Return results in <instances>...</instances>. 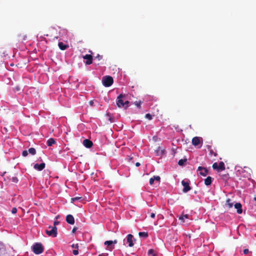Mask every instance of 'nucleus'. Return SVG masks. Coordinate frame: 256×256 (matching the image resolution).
I'll list each match as a JSON object with an SVG mask.
<instances>
[{"instance_id": "obj_1", "label": "nucleus", "mask_w": 256, "mask_h": 256, "mask_svg": "<svg viewBox=\"0 0 256 256\" xmlns=\"http://www.w3.org/2000/svg\"><path fill=\"white\" fill-rule=\"evenodd\" d=\"M44 250V248L40 243H35L32 246V251L36 254H42Z\"/></svg>"}, {"instance_id": "obj_2", "label": "nucleus", "mask_w": 256, "mask_h": 256, "mask_svg": "<svg viewBox=\"0 0 256 256\" xmlns=\"http://www.w3.org/2000/svg\"><path fill=\"white\" fill-rule=\"evenodd\" d=\"M113 78L109 76H104L102 78V82L106 87H109L113 84Z\"/></svg>"}, {"instance_id": "obj_3", "label": "nucleus", "mask_w": 256, "mask_h": 256, "mask_svg": "<svg viewBox=\"0 0 256 256\" xmlns=\"http://www.w3.org/2000/svg\"><path fill=\"white\" fill-rule=\"evenodd\" d=\"M48 229L46 230V233L50 236L56 237L57 236V228L55 226H50Z\"/></svg>"}, {"instance_id": "obj_4", "label": "nucleus", "mask_w": 256, "mask_h": 256, "mask_svg": "<svg viewBox=\"0 0 256 256\" xmlns=\"http://www.w3.org/2000/svg\"><path fill=\"white\" fill-rule=\"evenodd\" d=\"M126 96L125 94H120L118 96L116 103L118 108L124 106V102L126 100Z\"/></svg>"}, {"instance_id": "obj_5", "label": "nucleus", "mask_w": 256, "mask_h": 256, "mask_svg": "<svg viewBox=\"0 0 256 256\" xmlns=\"http://www.w3.org/2000/svg\"><path fill=\"white\" fill-rule=\"evenodd\" d=\"M202 138L200 137L195 136L192 139V144L194 146H198L200 148L202 146Z\"/></svg>"}, {"instance_id": "obj_6", "label": "nucleus", "mask_w": 256, "mask_h": 256, "mask_svg": "<svg viewBox=\"0 0 256 256\" xmlns=\"http://www.w3.org/2000/svg\"><path fill=\"white\" fill-rule=\"evenodd\" d=\"M182 184L184 186L182 190V192H187L188 191L190 190L191 188L190 186V182L188 180H182Z\"/></svg>"}, {"instance_id": "obj_7", "label": "nucleus", "mask_w": 256, "mask_h": 256, "mask_svg": "<svg viewBox=\"0 0 256 256\" xmlns=\"http://www.w3.org/2000/svg\"><path fill=\"white\" fill-rule=\"evenodd\" d=\"M83 58L86 60L85 62L86 64L89 65L92 63V56L91 54H86L83 56Z\"/></svg>"}, {"instance_id": "obj_8", "label": "nucleus", "mask_w": 256, "mask_h": 256, "mask_svg": "<svg viewBox=\"0 0 256 256\" xmlns=\"http://www.w3.org/2000/svg\"><path fill=\"white\" fill-rule=\"evenodd\" d=\"M198 171H200V174L204 176H206L208 174V170L202 166H198Z\"/></svg>"}, {"instance_id": "obj_9", "label": "nucleus", "mask_w": 256, "mask_h": 256, "mask_svg": "<svg viewBox=\"0 0 256 256\" xmlns=\"http://www.w3.org/2000/svg\"><path fill=\"white\" fill-rule=\"evenodd\" d=\"M45 166L46 164L44 162L40 164H36L34 165V168L38 171H41L45 168Z\"/></svg>"}, {"instance_id": "obj_10", "label": "nucleus", "mask_w": 256, "mask_h": 256, "mask_svg": "<svg viewBox=\"0 0 256 256\" xmlns=\"http://www.w3.org/2000/svg\"><path fill=\"white\" fill-rule=\"evenodd\" d=\"M66 222L70 224H74V216L71 214H68L66 217Z\"/></svg>"}, {"instance_id": "obj_11", "label": "nucleus", "mask_w": 256, "mask_h": 256, "mask_svg": "<svg viewBox=\"0 0 256 256\" xmlns=\"http://www.w3.org/2000/svg\"><path fill=\"white\" fill-rule=\"evenodd\" d=\"M132 238L133 236L132 234H128L127 236L126 241L127 242L128 244V246L130 247H132L134 246Z\"/></svg>"}, {"instance_id": "obj_12", "label": "nucleus", "mask_w": 256, "mask_h": 256, "mask_svg": "<svg viewBox=\"0 0 256 256\" xmlns=\"http://www.w3.org/2000/svg\"><path fill=\"white\" fill-rule=\"evenodd\" d=\"M235 208L236 209V212L238 214H240L242 212V205L240 202H236L234 205Z\"/></svg>"}, {"instance_id": "obj_13", "label": "nucleus", "mask_w": 256, "mask_h": 256, "mask_svg": "<svg viewBox=\"0 0 256 256\" xmlns=\"http://www.w3.org/2000/svg\"><path fill=\"white\" fill-rule=\"evenodd\" d=\"M83 144L87 148H90L93 145L92 142L88 139H85L83 141Z\"/></svg>"}, {"instance_id": "obj_14", "label": "nucleus", "mask_w": 256, "mask_h": 256, "mask_svg": "<svg viewBox=\"0 0 256 256\" xmlns=\"http://www.w3.org/2000/svg\"><path fill=\"white\" fill-rule=\"evenodd\" d=\"M58 46L59 48L61 50H65L68 47V44H65L62 42H59L58 44Z\"/></svg>"}, {"instance_id": "obj_15", "label": "nucleus", "mask_w": 256, "mask_h": 256, "mask_svg": "<svg viewBox=\"0 0 256 256\" xmlns=\"http://www.w3.org/2000/svg\"><path fill=\"white\" fill-rule=\"evenodd\" d=\"M212 182V178L211 176H208L204 180V184L208 186H210Z\"/></svg>"}, {"instance_id": "obj_16", "label": "nucleus", "mask_w": 256, "mask_h": 256, "mask_svg": "<svg viewBox=\"0 0 256 256\" xmlns=\"http://www.w3.org/2000/svg\"><path fill=\"white\" fill-rule=\"evenodd\" d=\"M104 244L109 246L108 248L110 250H112L114 248V246H111L112 244V240H106L104 242Z\"/></svg>"}, {"instance_id": "obj_17", "label": "nucleus", "mask_w": 256, "mask_h": 256, "mask_svg": "<svg viewBox=\"0 0 256 256\" xmlns=\"http://www.w3.org/2000/svg\"><path fill=\"white\" fill-rule=\"evenodd\" d=\"M56 143V141L54 138H49L46 142L47 145L49 146H52V144Z\"/></svg>"}, {"instance_id": "obj_18", "label": "nucleus", "mask_w": 256, "mask_h": 256, "mask_svg": "<svg viewBox=\"0 0 256 256\" xmlns=\"http://www.w3.org/2000/svg\"><path fill=\"white\" fill-rule=\"evenodd\" d=\"M189 216L188 214H182L178 217V219L181 220L182 222H184V219L188 218Z\"/></svg>"}, {"instance_id": "obj_19", "label": "nucleus", "mask_w": 256, "mask_h": 256, "mask_svg": "<svg viewBox=\"0 0 256 256\" xmlns=\"http://www.w3.org/2000/svg\"><path fill=\"white\" fill-rule=\"evenodd\" d=\"M225 170L224 164L222 162H220L218 165V170Z\"/></svg>"}, {"instance_id": "obj_20", "label": "nucleus", "mask_w": 256, "mask_h": 256, "mask_svg": "<svg viewBox=\"0 0 256 256\" xmlns=\"http://www.w3.org/2000/svg\"><path fill=\"white\" fill-rule=\"evenodd\" d=\"M226 205L230 208L233 206L234 204L232 202V200L230 198H228L226 202Z\"/></svg>"}, {"instance_id": "obj_21", "label": "nucleus", "mask_w": 256, "mask_h": 256, "mask_svg": "<svg viewBox=\"0 0 256 256\" xmlns=\"http://www.w3.org/2000/svg\"><path fill=\"white\" fill-rule=\"evenodd\" d=\"M138 235L140 237L146 238L148 236V233L146 232H140Z\"/></svg>"}, {"instance_id": "obj_22", "label": "nucleus", "mask_w": 256, "mask_h": 256, "mask_svg": "<svg viewBox=\"0 0 256 256\" xmlns=\"http://www.w3.org/2000/svg\"><path fill=\"white\" fill-rule=\"evenodd\" d=\"M28 152L32 154V155H34L36 154V150L34 148H30L28 149Z\"/></svg>"}, {"instance_id": "obj_23", "label": "nucleus", "mask_w": 256, "mask_h": 256, "mask_svg": "<svg viewBox=\"0 0 256 256\" xmlns=\"http://www.w3.org/2000/svg\"><path fill=\"white\" fill-rule=\"evenodd\" d=\"M186 161V159H181L180 160L178 164L180 166H183L184 164V163Z\"/></svg>"}, {"instance_id": "obj_24", "label": "nucleus", "mask_w": 256, "mask_h": 256, "mask_svg": "<svg viewBox=\"0 0 256 256\" xmlns=\"http://www.w3.org/2000/svg\"><path fill=\"white\" fill-rule=\"evenodd\" d=\"M148 254L152 256H156V254L154 253V250L152 249H150L148 251Z\"/></svg>"}, {"instance_id": "obj_25", "label": "nucleus", "mask_w": 256, "mask_h": 256, "mask_svg": "<svg viewBox=\"0 0 256 256\" xmlns=\"http://www.w3.org/2000/svg\"><path fill=\"white\" fill-rule=\"evenodd\" d=\"M153 178L154 179V180L157 181L158 182H160V176H154Z\"/></svg>"}, {"instance_id": "obj_26", "label": "nucleus", "mask_w": 256, "mask_h": 256, "mask_svg": "<svg viewBox=\"0 0 256 256\" xmlns=\"http://www.w3.org/2000/svg\"><path fill=\"white\" fill-rule=\"evenodd\" d=\"M142 104V102L141 101H138V102H134V104L138 108H140V104Z\"/></svg>"}, {"instance_id": "obj_27", "label": "nucleus", "mask_w": 256, "mask_h": 256, "mask_svg": "<svg viewBox=\"0 0 256 256\" xmlns=\"http://www.w3.org/2000/svg\"><path fill=\"white\" fill-rule=\"evenodd\" d=\"M72 248H74V250L75 249H78V244H73L72 245Z\"/></svg>"}, {"instance_id": "obj_28", "label": "nucleus", "mask_w": 256, "mask_h": 256, "mask_svg": "<svg viewBox=\"0 0 256 256\" xmlns=\"http://www.w3.org/2000/svg\"><path fill=\"white\" fill-rule=\"evenodd\" d=\"M124 108H126L128 107V104H129V102L128 100H125L124 102Z\"/></svg>"}, {"instance_id": "obj_29", "label": "nucleus", "mask_w": 256, "mask_h": 256, "mask_svg": "<svg viewBox=\"0 0 256 256\" xmlns=\"http://www.w3.org/2000/svg\"><path fill=\"white\" fill-rule=\"evenodd\" d=\"M146 118L148 119L149 120H150L152 119V116L150 114H146Z\"/></svg>"}, {"instance_id": "obj_30", "label": "nucleus", "mask_w": 256, "mask_h": 256, "mask_svg": "<svg viewBox=\"0 0 256 256\" xmlns=\"http://www.w3.org/2000/svg\"><path fill=\"white\" fill-rule=\"evenodd\" d=\"M80 198H81V197L76 196V197H75V198H71V201H72V202H74L75 200H80Z\"/></svg>"}, {"instance_id": "obj_31", "label": "nucleus", "mask_w": 256, "mask_h": 256, "mask_svg": "<svg viewBox=\"0 0 256 256\" xmlns=\"http://www.w3.org/2000/svg\"><path fill=\"white\" fill-rule=\"evenodd\" d=\"M212 168L214 169V170H216V169H218V164L216 162H214L213 164H212Z\"/></svg>"}, {"instance_id": "obj_32", "label": "nucleus", "mask_w": 256, "mask_h": 256, "mask_svg": "<svg viewBox=\"0 0 256 256\" xmlns=\"http://www.w3.org/2000/svg\"><path fill=\"white\" fill-rule=\"evenodd\" d=\"M78 249H75V250H74L73 251H72V254H74V255H78Z\"/></svg>"}, {"instance_id": "obj_33", "label": "nucleus", "mask_w": 256, "mask_h": 256, "mask_svg": "<svg viewBox=\"0 0 256 256\" xmlns=\"http://www.w3.org/2000/svg\"><path fill=\"white\" fill-rule=\"evenodd\" d=\"M28 154V152L27 150H24L22 152V155L23 156H26Z\"/></svg>"}, {"instance_id": "obj_34", "label": "nucleus", "mask_w": 256, "mask_h": 256, "mask_svg": "<svg viewBox=\"0 0 256 256\" xmlns=\"http://www.w3.org/2000/svg\"><path fill=\"white\" fill-rule=\"evenodd\" d=\"M154 180H154V178H153V177H152V178H150V182H150V185H152V184H154Z\"/></svg>"}, {"instance_id": "obj_35", "label": "nucleus", "mask_w": 256, "mask_h": 256, "mask_svg": "<svg viewBox=\"0 0 256 256\" xmlns=\"http://www.w3.org/2000/svg\"><path fill=\"white\" fill-rule=\"evenodd\" d=\"M17 212V208H13L12 210V213L13 214H16Z\"/></svg>"}, {"instance_id": "obj_36", "label": "nucleus", "mask_w": 256, "mask_h": 256, "mask_svg": "<svg viewBox=\"0 0 256 256\" xmlns=\"http://www.w3.org/2000/svg\"><path fill=\"white\" fill-rule=\"evenodd\" d=\"M12 180L14 182H18V180L16 177H12Z\"/></svg>"}, {"instance_id": "obj_37", "label": "nucleus", "mask_w": 256, "mask_h": 256, "mask_svg": "<svg viewBox=\"0 0 256 256\" xmlns=\"http://www.w3.org/2000/svg\"><path fill=\"white\" fill-rule=\"evenodd\" d=\"M96 58H97L99 60H102V56H100V54H98L96 56Z\"/></svg>"}, {"instance_id": "obj_38", "label": "nucleus", "mask_w": 256, "mask_h": 256, "mask_svg": "<svg viewBox=\"0 0 256 256\" xmlns=\"http://www.w3.org/2000/svg\"><path fill=\"white\" fill-rule=\"evenodd\" d=\"M77 230H78V228L76 227H74L72 230V233H74Z\"/></svg>"}, {"instance_id": "obj_39", "label": "nucleus", "mask_w": 256, "mask_h": 256, "mask_svg": "<svg viewBox=\"0 0 256 256\" xmlns=\"http://www.w3.org/2000/svg\"><path fill=\"white\" fill-rule=\"evenodd\" d=\"M249 252V250L248 249H244V253L246 254H248Z\"/></svg>"}, {"instance_id": "obj_40", "label": "nucleus", "mask_w": 256, "mask_h": 256, "mask_svg": "<svg viewBox=\"0 0 256 256\" xmlns=\"http://www.w3.org/2000/svg\"><path fill=\"white\" fill-rule=\"evenodd\" d=\"M89 104H90L91 106H94V100H90V101L89 102Z\"/></svg>"}, {"instance_id": "obj_41", "label": "nucleus", "mask_w": 256, "mask_h": 256, "mask_svg": "<svg viewBox=\"0 0 256 256\" xmlns=\"http://www.w3.org/2000/svg\"><path fill=\"white\" fill-rule=\"evenodd\" d=\"M58 224H59V222H58V221L54 222V226H56V225H58Z\"/></svg>"}, {"instance_id": "obj_42", "label": "nucleus", "mask_w": 256, "mask_h": 256, "mask_svg": "<svg viewBox=\"0 0 256 256\" xmlns=\"http://www.w3.org/2000/svg\"><path fill=\"white\" fill-rule=\"evenodd\" d=\"M150 217H151L152 218H155V214H154V213H152V214H150Z\"/></svg>"}, {"instance_id": "obj_43", "label": "nucleus", "mask_w": 256, "mask_h": 256, "mask_svg": "<svg viewBox=\"0 0 256 256\" xmlns=\"http://www.w3.org/2000/svg\"><path fill=\"white\" fill-rule=\"evenodd\" d=\"M160 152V153H162V150H160L158 149V150H156V152H157V154H157L158 155V154H158V152Z\"/></svg>"}, {"instance_id": "obj_44", "label": "nucleus", "mask_w": 256, "mask_h": 256, "mask_svg": "<svg viewBox=\"0 0 256 256\" xmlns=\"http://www.w3.org/2000/svg\"><path fill=\"white\" fill-rule=\"evenodd\" d=\"M135 165H136V166L138 167V166H139L140 165V162H137L136 163Z\"/></svg>"}, {"instance_id": "obj_45", "label": "nucleus", "mask_w": 256, "mask_h": 256, "mask_svg": "<svg viewBox=\"0 0 256 256\" xmlns=\"http://www.w3.org/2000/svg\"><path fill=\"white\" fill-rule=\"evenodd\" d=\"M117 243V240H114V241L112 240V244H116Z\"/></svg>"}, {"instance_id": "obj_46", "label": "nucleus", "mask_w": 256, "mask_h": 256, "mask_svg": "<svg viewBox=\"0 0 256 256\" xmlns=\"http://www.w3.org/2000/svg\"><path fill=\"white\" fill-rule=\"evenodd\" d=\"M98 256H106L104 254H102L98 255Z\"/></svg>"}, {"instance_id": "obj_47", "label": "nucleus", "mask_w": 256, "mask_h": 256, "mask_svg": "<svg viewBox=\"0 0 256 256\" xmlns=\"http://www.w3.org/2000/svg\"><path fill=\"white\" fill-rule=\"evenodd\" d=\"M214 156H216V154L214 153Z\"/></svg>"}]
</instances>
